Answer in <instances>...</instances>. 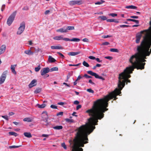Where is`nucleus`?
Here are the masks:
<instances>
[{
  "mask_svg": "<svg viewBox=\"0 0 151 151\" xmlns=\"http://www.w3.org/2000/svg\"><path fill=\"white\" fill-rule=\"evenodd\" d=\"M150 33L146 32L145 36L143 37V39L141 42L140 45L137 46V49L149 52V50L151 46V37L150 35Z\"/></svg>",
  "mask_w": 151,
  "mask_h": 151,
  "instance_id": "4",
  "label": "nucleus"
},
{
  "mask_svg": "<svg viewBox=\"0 0 151 151\" xmlns=\"http://www.w3.org/2000/svg\"><path fill=\"white\" fill-rule=\"evenodd\" d=\"M61 146L62 147H63L64 149L65 150H66L67 149V147L66 145H65V143L64 142H63L61 144Z\"/></svg>",
  "mask_w": 151,
  "mask_h": 151,
  "instance_id": "43",
  "label": "nucleus"
},
{
  "mask_svg": "<svg viewBox=\"0 0 151 151\" xmlns=\"http://www.w3.org/2000/svg\"><path fill=\"white\" fill-rule=\"evenodd\" d=\"M109 15L111 16L112 17H116L117 16V14H116L114 13H111V14H109Z\"/></svg>",
  "mask_w": 151,
  "mask_h": 151,
  "instance_id": "47",
  "label": "nucleus"
},
{
  "mask_svg": "<svg viewBox=\"0 0 151 151\" xmlns=\"http://www.w3.org/2000/svg\"><path fill=\"white\" fill-rule=\"evenodd\" d=\"M138 52L134 55H132L129 59V62L132 64V65L127 68H128L127 70L133 71L134 68L137 69L142 70L144 69L143 65L141 67L139 61V58Z\"/></svg>",
  "mask_w": 151,
  "mask_h": 151,
  "instance_id": "3",
  "label": "nucleus"
},
{
  "mask_svg": "<svg viewBox=\"0 0 151 151\" xmlns=\"http://www.w3.org/2000/svg\"><path fill=\"white\" fill-rule=\"evenodd\" d=\"M53 39L55 40H64L65 38H63L62 35H60L55 36L53 37Z\"/></svg>",
  "mask_w": 151,
  "mask_h": 151,
  "instance_id": "20",
  "label": "nucleus"
},
{
  "mask_svg": "<svg viewBox=\"0 0 151 151\" xmlns=\"http://www.w3.org/2000/svg\"><path fill=\"white\" fill-rule=\"evenodd\" d=\"M74 29V26H69L67 27L66 29H67V32L68 30H72Z\"/></svg>",
  "mask_w": 151,
  "mask_h": 151,
  "instance_id": "33",
  "label": "nucleus"
},
{
  "mask_svg": "<svg viewBox=\"0 0 151 151\" xmlns=\"http://www.w3.org/2000/svg\"><path fill=\"white\" fill-rule=\"evenodd\" d=\"M58 70V68L57 67H53L50 69V72Z\"/></svg>",
  "mask_w": 151,
  "mask_h": 151,
  "instance_id": "35",
  "label": "nucleus"
},
{
  "mask_svg": "<svg viewBox=\"0 0 151 151\" xmlns=\"http://www.w3.org/2000/svg\"><path fill=\"white\" fill-rule=\"evenodd\" d=\"M119 26L121 27H130L129 25H121Z\"/></svg>",
  "mask_w": 151,
  "mask_h": 151,
  "instance_id": "50",
  "label": "nucleus"
},
{
  "mask_svg": "<svg viewBox=\"0 0 151 151\" xmlns=\"http://www.w3.org/2000/svg\"><path fill=\"white\" fill-rule=\"evenodd\" d=\"M98 18H100L101 20H105L107 19L106 17L104 16H99V17Z\"/></svg>",
  "mask_w": 151,
  "mask_h": 151,
  "instance_id": "38",
  "label": "nucleus"
},
{
  "mask_svg": "<svg viewBox=\"0 0 151 151\" xmlns=\"http://www.w3.org/2000/svg\"><path fill=\"white\" fill-rule=\"evenodd\" d=\"M63 112H60L57 114V116H59L60 115L62 116L63 114Z\"/></svg>",
  "mask_w": 151,
  "mask_h": 151,
  "instance_id": "52",
  "label": "nucleus"
},
{
  "mask_svg": "<svg viewBox=\"0 0 151 151\" xmlns=\"http://www.w3.org/2000/svg\"><path fill=\"white\" fill-rule=\"evenodd\" d=\"M96 60L98 62L100 63L102 62L101 60H100V59L99 58H96Z\"/></svg>",
  "mask_w": 151,
  "mask_h": 151,
  "instance_id": "64",
  "label": "nucleus"
},
{
  "mask_svg": "<svg viewBox=\"0 0 151 151\" xmlns=\"http://www.w3.org/2000/svg\"><path fill=\"white\" fill-rule=\"evenodd\" d=\"M80 52L79 51L76 52H71L68 53V55L69 56H75L80 53Z\"/></svg>",
  "mask_w": 151,
  "mask_h": 151,
  "instance_id": "21",
  "label": "nucleus"
},
{
  "mask_svg": "<svg viewBox=\"0 0 151 151\" xmlns=\"http://www.w3.org/2000/svg\"><path fill=\"white\" fill-rule=\"evenodd\" d=\"M149 24L150 25V27H149L148 29L147 30H144L142 31H141V33H143V32H149L150 33V32H151V20L149 22Z\"/></svg>",
  "mask_w": 151,
  "mask_h": 151,
  "instance_id": "19",
  "label": "nucleus"
},
{
  "mask_svg": "<svg viewBox=\"0 0 151 151\" xmlns=\"http://www.w3.org/2000/svg\"><path fill=\"white\" fill-rule=\"evenodd\" d=\"M126 68L124 71L119 75L118 87V89L116 88L109 95L103 98L97 100L94 102L92 108L87 110V112L91 111L94 112L99 116H101L103 118L104 116V113L108 110L106 108L108 106V102L110 99L114 98V100L117 99L116 96L121 93V90L125 85V83H130V80L128 79L131 77L130 74L132 73L133 71L127 70Z\"/></svg>",
  "mask_w": 151,
  "mask_h": 151,
  "instance_id": "1",
  "label": "nucleus"
},
{
  "mask_svg": "<svg viewBox=\"0 0 151 151\" xmlns=\"http://www.w3.org/2000/svg\"><path fill=\"white\" fill-rule=\"evenodd\" d=\"M83 77H84L86 78H92V76H88L87 74H85L83 76Z\"/></svg>",
  "mask_w": 151,
  "mask_h": 151,
  "instance_id": "45",
  "label": "nucleus"
},
{
  "mask_svg": "<svg viewBox=\"0 0 151 151\" xmlns=\"http://www.w3.org/2000/svg\"><path fill=\"white\" fill-rule=\"evenodd\" d=\"M42 114H43L42 116V119L41 120V124H42L47 126L49 124L47 121L48 115L46 111L43 112Z\"/></svg>",
  "mask_w": 151,
  "mask_h": 151,
  "instance_id": "6",
  "label": "nucleus"
},
{
  "mask_svg": "<svg viewBox=\"0 0 151 151\" xmlns=\"http://www.w3.org/2000/svg\"><path fill=\"white\" fill-rule=\"evenodd\" d=\"M56 32H57L66 33L67 32V29H64V28H62L57 30Z\"/></svg>",
  "mask_w": 151,
  "mask_h": 151,
  "instance_id": "22",
  "label": "nucleus"
},
{
  "mask_svg": "<svg viewBox=\"0 0 151 151\" xmlns=\"http://www.w3.org/2000/svg\"><path fill=\"white\" fill-rule=\"evenodd\" d=\"M109 42H105L103 43L102 44V45H109Z\"/></svg>",
  "mask_w": 151,
  "mask_h": 151,
  "instance_id": "60",
  "label": "nucleus"
},
{
  "mask_svg": "<svg viewBox=\"0 0 151 151\" xmlns=\"http://www.w3.org/2000/svg\"><path fill=\"white\" fill-rule=\"evenodd\" d=\"M57 53L61 57H62V58L63 59H64V58H65V56H64V55L62 54L61 53L59 52H57Z\"/></svg>",
  "mask_w": 151,
  "mask_h": 151,
  "instance_id": "49",
  "label": "nucleus"
},
{
  "mask_svg": "<svg viewBox=\"0 0 151 151\" xmlns=\"http://www.w3.org/2000/svg\"><path fill=\"white\" fill-rule=\"evenodd\" d=\"M41 69V67L40 65H39L37 67L35 68V71L36 72H37L39 71Z\"/></svg>",
  "mask_w": 151,
  "mask_h": 151,
  "instance_id": "40",
  "label": "nucleus"
},
{
  "mask_svg": "<svg viewBox=\"0 0 151 151\" xmlns=\"http://www.w3.org/2000/svg\"><path fill=\"white\" fill-rule=\"evenodd\" d=\"M106 21L108 22H114V19H109L106 20Z\"/></svg>",
  "mask_w": 151,
  "mask_h": 151,
  "instance_id": "46",
  "label": "nucleus"
},
{
  "mask_svg": "<svg viewBox=\"0 0 151 151\" xmlns=\"http://www.w3.org/2000/svg\"><path fill=\"white\" fill-rule=\"evenodd\" d=\"M7 72L8 71L6 70L2 73L0 78V85L2 84L4 82L6 78Z\"/></svg>",
  "mask_w": 151,
  "mask_h": 151,
  "instance_id": "11",
  "label": "nucleus"
},
{
  "mask_svg": "<svg viewBox=\"0 0 151 151\" xmlns=\"http://www.w3.org/2000/svg\"><path fill=\"white\" fill-rule=\"evenodd\" d=\"M111 37V36H109V35H104L102 36V37L105 38H107L108 37Z\"/></svg>",
  "mask_w": 151,
  "mask_h": 151,
  "instance_id": "59",
  "label": "nucleus"
},
{
  "mask_svg": "<svg viewBox=\"0 0 151 151\" xmlns=\"http://www.w3.org/2000/svg\"><path fill=\"white\" fill-rule=\"evenodd\" d=\"M110 50L112 52H118L119 50L117 49L116 48H111Z\"/></svg>",
  "mask_w": 151,
  "mask_h": 151,
  "instance_id": "37",
  "label": "nucleus"
},
{
  "mask_svg": "<svg viewBox=\"0 0 151 151\" xmlns=\"http://www.w3.org/2000/svg\"><path fill=\"white\" fill-rule=\"evenodd\" d=\"M52 49H63V48L60 46H52L51 47Z\"/></svg>",
  "mask_w": 151,
  "mask_h": 151,
  "instance_id": "18",
  "label": "nucleus"
},
{
  "mask_svg": "<svg viewBox=\"0 0 151 151\" xmlns=\"http://www.w3.org/2000/svg\"><path fill=\"white\" fill-rule=\"evenodd\" d=\"M42 90V88H37L34 91V93H38L40 92Z\"/></svg>",
  "mask_w": 151,
  "mask_h": 151,
  "instance_id": "28",
  "label": "nucleus"
},
{
  "mask_svg": "<svg viewBox=\"0 0 151 151\" xmlns=\"http://www.w3.org/2000/svg\"><path fill=\"white\" fill-rule=\"evenodd\" d=\"M65 121L67 122L72 123L74 122V121L73 119H65Z\"/></svg>",
  "mask_w": 151,
  "mask_h": 151,
  "instance_id": "34",
  "label": "nucleus"
},
{
  "mask_svg": "<svg viewBox=\"0 0 151 151\" xmlns=\"http://www.w3.org/2000/svg\"><path fill=\"white\" fill-rule=\"evenodd\" d=\"M50 107L52 109H57V106L54 105H51L50 106Z\"/></svg>",
  "mask_w": 151,
  "mask_h": 151,
  "instance_id": "51",
  "label": "nucleus"
},
{
  "mask_svg": "<svg viewBox=\"0 0 151 151\" xmlns=\"http://www.w3.org/2000/svg\"><path fill=\"white\" fill-rule=\"evenodd\" d=\"M125 8L128 9H136L137 8V7L134 6L130 5L129 6H126L125 7Z\"/></svg>",
  "mask_w": 151,
  "mask_h": 151,
  "instance_id": "26",
  "label": "nucleus"
},
{
  "mask_svg": "<svg viewBox=\"0 0 151 151\" xmlns=\"http://www.w3.org/2000/svg\"><path fill=\"white\" fill-rule=\"evenodd\" d=\"M82 41L84 42H89V40L86 38L83 39Z\"/></svg>",
  "mask_w": 151,
  "mask_h": 151,
  "instance_id": "55",
  "label": "nucleus"
},
{
  "mask_svg": "<svg viewBox=\"0 0 151 151\" xmlns=\"http://www.w3.org/2000/svg\"><path fill=\"white\" fill-rule=\"evenodd\" d=\"M86 91L87 92H88L90 93H94V91L93 90L91 89V88L87 89L86 90Z\"/></svg>",
  "mask_w": 151,
  "mask_h": 151,
  "instance_id": "42",
  "label": "nucleus"
},
{
  "mask_svg": "<svg viewBox=\"0 0 151 151\" xmlns=\"http://www.w3.org/2000/svg\"><path fill=\"white\" fill-rule=\"evenodd\" d=\"M25 136L28 138H31L32 137L31 134L30 132H25L24 133Z\"/></svg>",
  "mask_w": 151,
  "mask_h": 151,
  "instance_id": "24",
  "label": "nucleus"
},
{
  "mask_svg": "<svg viewBox=\"0 0 151 151\" xmlns=\"http://www.w3.org/2000/svg\"><path fill=\"white\" fill-rule=\"evenodd\" d=\"M86 112L89 114L91 117L88 119V122L82 125L75 130L77 131L74 138L72 141L69 140L70 145L73 143L72 146V151H83V149L80 147H84V145L87 143L88 142V135L91 133L95 128V125L98 124V120L102 118L101 116H99L94 112Z\"/></svg>",
  "mask_w": 151,
  "mask_h": 151,
  "instance_id": "2",
  "label": "nucleus"
},
{
  "mask_svg": "<svg viewBox=\"0 0 151 151\" xmlns=\"http://www.w3.org/2000/svg\"><path fill=\"white\" fill-rule=\"evenodd\" d=\"M21 146V145L19 146H16V145H13V146H9V148L10 149L12 148H17Z\"/></svg>",
  "mask_w": 151,
  "mask_h": 151,
  "instance_id": "39",
  "label": "nucleus"
},
{
  "mask_svg": "<svg viewBox=\"0 0 151 151\" xmlns=\"http://www.w3.org/2000/svg\"><path fill=\"white\" fill-rule=\"evenodd\" d=\"M127 20L128 21H132L133 22H135L136 24H138L139 23V21L138 20H135L134 19H127Z\"/></svg>",
  "mask_w": 151,
  "mask_h": 151,
  "instance_id": "30",
  "label": "nucleus"
},
{
  "mask_svg": "<svg viewBox=\"0 0 151 151\" xmlns=\"http://www.w3.org/2000/svg\"><path fill=\"white\" fill-rule=\"evenodd\" d=\"M88 58L89 59H92V60H94V59H96V58L95 57H94L93 56H89L88 57Z\"/></svg>",
  "mask_w": 151,
  "mask_h": 151,
  "instance_id": "56",
  "label": "nucleus"
},
{
  "mask_svg": "<svg viewBox=\"0 0 151 151\" xmlns=\"http://www.w3.org/2000/svg\"><path fill=\"white\" fill-rule=\"evenodd\" d=\"M50 71V69L48 68H43L41 70L40 73L42 76H44Z\"/></svg>",
  "mask_w": 151,
  "mask_h": 151,
  "instance_id": "12",
  "label": "nucleus"
},
{
  "mask_svg": "<svg viewBox=\"0 0 151 151\" xmlns=\"http://www.w3.org/2000/svg\"><path fill=\"white\" fill-rule=\"evenodd\" d=\"M37 106L39 108H43L45 107L46 105L44 104H43L41 105L37 104Z\"/></svg>",
  "mask_w": 151,
  "mask_h": 151,
  "instance_id": "27",
  "label": "nucleus"
},
{
  "mask_svg": "<svg viewBox=\"0 0 151 151\" xmlns=\"http://www.w3.org/2000/svg\"><path fill=\"white\" fill-rule=\"evenodd\" d=\"M53 128L55 129L60 130L63 128V127L62 126H57L53 127Z\"/></svg>",
  "mask_w": 151,
  "mask_h": 151,
  "instance_id": "29",
  "label": "nucleus"
},
{
  "mask_svg": "<svg viewBox=\"0 0 151 151\" xmlns=\"http://www.w3.org/2000/svg\"><path fill=\"white\" fill-rule=\"evenodd\" d=\"M84 2L83 0L71 1L69 2V4L70 5H73L76 4L78 5L83 4Z\"/></svg>",
  "mask_w": 151,
  "mask_h": 151,
  "instance_id": "10",
  "label": "nucleus"
},
{
  "mask_svg": "<svg viewBox=\"0 0 151 151\" xmlns=\"http://www.w3.org/2000/svg\"><path fill=\"white\" fill-rule=\"evenodd\" d=\"M17 12V11L13 12L8 17L7 21V24L9 26H10L13 22L14 19Z\"/></svg>",
  "mask_w": 151,
  "mask_h": 151,
  "instance_id": "7",
  "label": "nucleus"
},
{
  "mask_svg": "<svg viewBox=\"0 0 151 151\" xmlns=\"http://www.w3.org/2000/svg\"><path fill=\"white\" fill-rule=\"evenodd\" d=\"M81 107V105H78L76 107V110H78Z\"/></svg>",
  "mask_w": 151,
  "mask_h": 151,
  "instance_id": "58",
  "label": "nucleus"
},
{
  "mask_svg": "<svg viewBox=\"0 0 151 151\" xmlns=\"http://www.w3.org/2000/svg\"><path fill=\"white\" fill-rule=\"evenodd\" d=\"M24 53L28 55H32L34 53L33 52H32L30 50H25Z\"/></svg>",
  "mask_w": 151,
  "mask_h": 151,
  "instance_id": "25",
  "label": "nucleus"
},
{
  "mask_svg": "<svg viewBox=\"0 0 151 151\" xmlns=\"http://www.w3.org/2000/svg\"><path fill=\"white\" fill-rule=\"evenodd\" d=\"M137 50L138 52L139 58V61L141 67H142L143 65L145 68V62L146 61L145 59H146V57L147 56H149L150 54V52H147L146 51H145L137 48Z\"/></svg>",
  "mask_w": 151,
  "mask_h": 151,
  "instance_id": "5",
  "label": "nucleus"
},
{
  "mask_svg": "<svg viewBox=\"0 0 151 151\" xmlns=\"http://www.w3.org/2000/svg\"><path fill=\"white\" fill-rule=\"evenodd\" d=\"M6 48V47L5 45H3L0 47V55L5 52Z\"/></svg>",
  "mask_w": 151,
  "mask_h": 151,
  "instance_id": "16",
  "label": "nucleus"
},
{
  "mask_svg": "<svg viewBox=\"0 0 151 151\" xmlns=\"http://www.w3.org/2000/svg\"><path fill=\"white\" fill-rule=\"evenodd\" d=\"M82 78V77L80 76H79L78 77H77V78L76 79V81H77L79 80H80Z\"/></svg>",
  "mask_w": 151,
  "mask_h": 151,
  "instance_id": "61",
  "label": "nucleus"
},
{
  "mask_svg": "<svg viewBox=\"0 0 151 151\" xmlns=\"http://www.w3.org/2000/svg\"><path fill=\"white\" fill-rule=\"evenodd\" d=\"M48 61L49 63H52L55 62L56 60L51 56H49Z\"/></svg>",
  "mask_w": 151,
  "mask_h": 151,
  "instance_id": "23",
  "label": "nucleus"
},
{
  "mask_svg": "<svg viewBox=\"0 0 151 151\" xmlns=\"http://www.w3.org/2000/svg\"><path fill=\"white\" fill-rule=\"evenodd\" d=\"M64 40L66 41H70L75 42H79L80 41V40L79 38H73L72 39H70L69 38H65L64 39Z\"/></svg>",
  "mask_w": 151,
  "mask_h": 151,
  "instance_id": "13",
  "label": "nucleus"
},
{
  "mask_svg": "<svg viewBox=\"0 0 151 151\" xmlns=\"http://www.w3.org/2000/svg\"><path fill=\"white\" fill-rule=\"evenodd\" d=\"M83 65L87 67H88L89 66V65L85 61H84L83 63Z\"/></svg>",
  "mask_w": 151,
  "mask_h": 151,
  "instance_id": "41",
  "label": "nucleus"
},
{
  "mask_svg": "<svg viewBox=\"0 0 151 151\" xmlns=\"http://www.w3.org/2000/svg\"><path fill=\"white\" fill-rule=\"evenodd\" d=\"M130 18L133 19H138V17L137 16H132L130 17Z\"/></svg>",
  "mask_w": 151,
  "mask_h": 151,
  "instance_id": "57",
  "label": "nucleus"
},
{
  "mask_svg": "<svg viewBox=\"0 0 151 151\" xmlns=\"http://www.w3.org/2000/svg\"><path fill=\"white\" fill-rule=\"evenodd\" d=\"M17 65L16 64L12 65L11 67V69L12 70V72L15 75H16L17 74V72L15 70V67H16Z\"/></svg>",
  "mask_w": 151,
  "mask_h": 151,
  "instance_id": "17",
  "label": "nucleus"
},
{
  "mask_svg": "<svg viewBox=\"0 0 151 151\" xmlns=\"http://www.w3.org/2000/svg\"><path fill=\"white\" fill-rule=\"evenodd\" d=\"M87 73L88 74L91 75V76H94L95 77V78H96L101 79L103 81L105 80V78H103L102 76H99L96 73H94L91 71H88L87 72Z\"/></svg>",
  "mask_w": 151,
  "mask_h": 151,
  "instance_id": "9",
  "label": "nucleus"
},
{
  "mask_svg": "<svg viewBox=\"0 0 151 151\" xmlns=\"http://www.w3.org/2000/svg\"><path fill=\"white\" fill-rule=\"evenodd\" d=\"M5 5L4 4H3L2 5V7H1V11L2 12L3 11L4 9H5Z\"/></svg>",
  "mask_w": 151,
  "mask_h": 151,
  "instance_id": "54",
  "label": "nucleus"
},
{
  "mask_svg": "<svg viewBox=\"0 0 151 151\" xmlns=\"http://www.w3.org/2000/svg\"><path fill=\"white\" fill-rule=\"evenodd\" d=\"M105 1L103 0H100V1H98L95 3L96 5H100L102 4L103 3L105 2Z\"/></svg>",
  "mask_w": 151,
  "mask_h": 151,
  "instance_id": "36",
  "label": "nucleus"
},
{
  "mask_svg": "<svg viewBox=\"0 0 151 151\" xmlns=\"http://www.w3.org/2000/svg\"><path fill=\"white\" fill-rule=\"evenodd\" d=\"M65 103L63 102H58V104L60 105H63Z\"/></svg>",
  "mask_w": 151,
  "mask_h": 151,
  "instance_id": "63",
  "label": "nucleus"
},
{
  "mask_svg": "<svg viewBox=\"0 0 151 151\" xmlns=\"http://www.w3.org/2000/svg\"><path fill=\"white\" fill-rule=\"evenodd\" d=\"M1 117L5 119L6 120L8 121L9 120V118L8 116L7 115L2 116Z\"/></svg>",
  "mask_w": 151,
  "mask_h": 151,
  "instance_id": "48",
  "label": "nucleus"
},
{
  "mask_svg": "<svg viewBox=\"0 0 151 151\" xmlns=\"http://www.w3.org/2000/svg\"><path fill=\"white\" fill-rule=\"evenodd\" d=\"M79 103V102L77 100H76L74 101V104L76 105L78 104Z\"/></svg>",
  "mask_w": 151,
  "mask_h": 151,
  "instance_id": "62",
  "label": "nucleus"
},
{
  "mask_svg": "<svg viewBox=\"0 0 151 151\" xmlns=\"http://www.w3.org/2000/svg\"><path fill=\"white\" fill-rule=\"evenodd\" d=\"M22 9L24 11H27L29 9V8L27 6H25L23 7Z\"/></svg>",
  "mask_w": 151,
  "mask_h": 151,
  "instance_id": "44",
  "label": "nucleus"
},
{
  "mask_svg": "<svg viewBox=\"0 0 151 151\" xmlns=\"http://www.w3.org/2000/svg\"><path fill=\"white\" fill-rule=\"evenodd\" d=\"M141 31L140 32V33L139 34H137L136 36V42L137 43H139V42L140 40L141 39L142 35L141 34L143 33L144 32H143L142 33H141Z\"/></svg>",
  "mask_w": 151,
  "mask_h": 151,
  "instance_id": "14",
  "label": "nucleus"
},
{
  "mask_svg": "<svg viewBox=\"0 0 151 151\" xmlns=\"http://www.w3.org/2000/svg\"><path fill=\"white\" fill-rule=\"evenodd\" d=\"M37 81L35 79H33L31 82L30 83L29 85V88H31L33 86H35L37 85Z\"/></svg>",
  "mask_w": 151,
  "mask_h": 151,
  "instance_id": "15",
  "label": "nucleus"
},
{
  "mask_svg": "<svg viewBox=\"0 0 151 151\" xmlns=\"http://www.w3.org/2000/svg\"><path fill=\"white\" fill-rule=\"evenodd\" d=\"M23 121L24 122H30L32 121V119L30 118L27 117L24 118L23 119Z\"/></svg>",
  "mask_w": 151,
  "mask_h": 151,
  "instance_id": "31",
  "label": "nucleus"
},
{
  "mask_svg": "<svg viewBox=\"0 0 151 151\" xmlns=\"http://www.w3.org/2000/svg\"><path fill=\"white\" fill-rule=\"evenodd\" d=\"M9 134L10 135H14L15 137H16L18 135L17 133L13 132H9Z\"/></svg>",
  "mask_w": 151,
  "mask_h": 151,
  "instance_id": "32",
  "label": "nucleus"
},
{
  "mask_svg": "<svg viewBox=\"0 0 151 151\" xmlns=\"http://www.w3.org/2000/svg\"><path fill=\"white\" fill-rule=\"evenodd\" d=\"M105 58L106 59H109L110 60H111L112 59V57L111 56H106L105 57Z\"/></svg>",
  "mask_w": 151,
  "mask_h": 151,
  "instance_id": "53",
  "label": "nucleus"
},
{
  "mask_svg": "<svg viewBox=\"0 0 151 151\" xmlns=\"http://www.w3.org/2000/svg\"><path fill=\"white\" fill-rule=\"evenodd\" d=\"M25 28V23L24 22H22L20 24V26L18 29L17 32L18 35L21 34L24 31Z\"/></svg>",
  "mask_w": 151,
  "mask_h": 151,
  "instance_id": "8",
  "label": "nucleus"
}]
</instances>
